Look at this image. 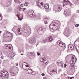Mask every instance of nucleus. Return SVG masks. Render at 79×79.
<instances>
[{
  "mask_svg": "<svg viewBox=\"0 0 79 79\" xmlns=\"http://www.w3.org/2000/svg\"><path fill=\"white\" fill-rule=\"evenodd\" d=\"M70 79H73L72 77H70Z\"/></svg>",
  "mask_w": 79,
  "mask_h": 79,
  "instance_id": "nucleus-48",
  "label": "nucleus"
},
{
  "mask_svg": "<svg viewBox=\"0 0 79 79\" xmlns=\"http://www.w3.org/2000/svg\"><path fill=\"white\" fill-rule=\"evenodd\" d=\"M1 58H2V56L1 57Z\"/></svg>",
  "mask_w": 79,
  "mask_h": 79,
  "instance_id": "nucleus-55",
  "label": "nucleus"
},
{
  "mask_svg": "<svg viewBox=\"0 0 79 79\" xmlns=\"http://www.w3.org/2000/svg\"><path fill=\"white\" fill-rule=\"evenodd\" d=\"M0 20H2V16L0 15Z\"/></svg>",
  "mask_w": 79,
  "mask_h": 79,
  "instance_id": "nucleus-31",
  "label": "nucleus"
},
{
  "mask_svg": "<svg viewBox=\"0 0 79 79\" xmlns=\"http://www.w3.org/2000/svg\"><path fill=\"white\" fill-rule=\"evenodd\" d=\"M10 73V74H11L13 73V72H12V71H10L9 72Z\"/></svg>",
  "mask_w": 79,
  "mask_h": 79,
  "instance_id": "nucleus-40",
  "label": "nucleus"
},
{
  "mask_svg": "<svg viewBox=\"0 0 79 79\" xmlns=\"http://www.w3.org/2000/svg\"><path fill=\"white\" fill-rule=\"evenodd\" d=\"M0 77H4L5 79H6L9 76L8 72L5 70H2L0 72Z\"/></svg>",
  "mask_w": 79,
  "mask_h": 79,
  "instance_id": "nucleus-1",
  "label": "nucleus"
},
{
  "mask_svg": "<svg viewBox=\"0 0 79 79\" xmlns=\"http://www.w3.org/2000/svg\"><path fill=\"white\" fill-rule=\"evenodd\" d=\"M2 55V52H0V55Z\"/></svg>",
  "mask_w": 79,
  "mask_h": 79,
  "instance_id": "nucleus-47",
  "label": "nucleus"
},
{
  "mask_svg": "<svg viewBox=\"0 0 79 79\" xmlns=\"http://www.w3.org/2000/svg\"><path fill=\"white\" fill-rule=\"evenodd\" d=\"M3 37H8V32L6 33L5 32L3 35Z\"/></svg>",
  "mask_w": 79,
  "mask_h": 79,
  "instance_id": "nucleus-12",
  "label": "nucleus"
},
{
  "mask_svg": "<svg viewBox=\"0 0 79 79\" xmlns=\"http://www.w3.org/2000/svg\"><path fill=\"white\" fill-rule=\"evenodd\" d=\"M37 73V72H34L33 71H32V72L31 73V74H33V75H34L35 74H36Z\"/></svg>",
  "mask_w": 79,
  "mask_h": 79,
  "instance_id": "nucleus-20",
  "label": "nucleus"
},
{
  "mask_svg": "<svg viewBox=\"0 0 79 79\" xmlns=\"http://www.w3.org/2000/svg\"><path fill=\"white\" fill-rule=\"evenodd\" d=\"M17 0H14L15 1H16Z\"/></svg>",
  "mask_w": 79,
  "mask_h": 79,
  "instance_id": "nucleus-56",
  "label": "nucleus"
},
{
  "mask_svg": "<svg viewBox=\"0 0 79 79\" xmlns=\"http://www.w3.org/2000/svg\"><path fill=\"white\" fill-rule=\"evenodd\" d=\"M25 28H23V29H24Z\"/></svg>",
  "mask_w": 79,
  "mask_h": 79,
  "instance_id": "nucleus-58",
  "label": "nucleus"
},
{
  "mask_svg": "<svg viewBox=\"0 0 79 79\" xmlns=\"http://www.w3.org/2000/svg\"><path fill=\"white\" fill-rule=\"evenodd\" d=\"M0 33H1V32H1V31H0Z\"/></svg>",
  "mask_w": 79,
  "mask_h": 79,
  "instance_id": "nucleus-57",
  "label": "nucleus"
},
{
  "mask_svg": "<svg viewBox=\"0 0 79 79\" xmlns=\"http://www.w3.org/2000/svg\"><path fill=\"white\" fill-rule=\"evenodd\" d=\"M25 10V8H24L23 9V11H24Z\"/></svg>",
  "mask_w": 79,
  "mask_h": 79,
  "instance_id": "nucleus-42",
  "label": "nucleus"
},
{
  "mask_svg": "<svg viewBox=\"0 0 79 79\" xmlns=\"http://www.w3.org/2000/svg\"><path fill=\"white\" fill-rule=\"evenodd\" d=\"M4 47L5 48V47H7L6 48H9V49H10V50H13V46H12V45L11 44H5L4 46Z\"/></svg>",
  "mask_w": 79,
  "mask_h": 79,
  "instance_id": "nucleus-5",
  "label": "nucleus"
},
{
  "mask_svg": "<svg viewBox=\"0 0 79 79\" xmlns=\"http://www.w3.org/2000/svg\"><path fill=\"white\" fill-rule=\"evenodd\" d=\"M77 12H78V13H79V10H77Z\"/></svg>",
  "mask_w": 79,
  "mask_h": 79,
  "instance_id": "nucleus-52",
  "label": "nucleus"
},
{
  "mask_svg": "<svg viewBox=\"0 0 79 79\" xmlns=\"http://www.w3.org/2000/svg\"><path fill=\"white\" fill-rule=\"evenodd\" d=\"M68 77V79H70L69 78H70V77Z\"/></svg>",
  "mask_w": 79,
  "mask_h": 79,
  "instance_id": "nucleus-49",
  "label": "nucleus"
},
{
  "mask_svg": "<svg viewBox=\"0 0 79 79\" xmlns=\"http://www.w3.org/2000/svg\"><path fill=\"white\" fill-rule=\"evenodd\" d=\"M52 71L53 73H54L55 74L57 73V70L56 69L52 70Z\"/></svg>",
  "mask_w": 79,
  "mask_h": 79,
  "instance_id": "nucleus-21",
  "label": "nucleus"
},
{
  "mask_svg": "<svg viewBox=\"0 0 79 79\" xmlns=\"http://www.w3.org/2000/svg\"><path fill=\"white\" fill-rule=\"evenodd\" d=\"M36 3H37V6H40V5H39V2H36Z\"/></svg>",
  "mask_w": 79,
  "mask_h": 79,
  "instance_id": "nucleus-28",
  "label": "nucleus"
},
{
  "mask_svg": "<svg viewBox=\"0 0 79 79\" xmlns=\"http://www.w3.org/2000/svg\"><path fill=\"white\" fill-rule=\"evenodd\" d=\"M28 73H31V74H32V69H29L28 70Z\"/></svg>",
  "mask_w": 79,
  "mask_h": 79,
  "instance_id": "nucleus-16",
  "label": "nucleus"
},
{
  "mask_svg": "<svg viewBox=\"0 0 79 79\" xmlns=\"http://www.w3.org/2000/svg\"><path fill=\"white\" fill-rule=\"evenodd\" d=\"M44 8L46 9H48L49 8V6L48 4L44 5Z\"/></svg>",
  "mask_w": 79,
  "mask_h": 79,
  "instance_id": "nucleus-13",
  "label": "nucleus"
},
{
  "mask_svg": "<svg viewBox=\"0 0 79 79\" xmlns=\"http://www.w3.org/2000/svg\"><path fill=\"white\" fill-rule=\"evenodd\" d=\"M29 42L30 44L35 43H36V40L34 38H31L30 39Z\"/></svg>",
  "mask_w": 79,
  "mask_h": 79,
  "instance_id": "nucleus-7",
  "label": "nucleus"
},
{
  "mask_svg": "<svg viewBox=\"0 0 79 79\" xmlns=\"http://www.w3.org/2000/svg\"><path fill=\"white\" fill-rule=\"evenodd\" d=\"M21 55H23V54H21Z\"/></svg>",
  "mask_w": 79,
  "mask_h": 79,
  "instance_id": "nucleus-53",
  "label": "nucleus"
},
{
  "mask_svg": "<svg viewBox=\"0 0 79 79\" xmlns=\"http://www.w3.org/2000/svg\"><path fill=\"white\" fill-rule=\"evenodd\" d=\"M58 23H52L50 24L49 26V27L51 29H53V30H56L58 28Z\"/></svg>",
  "mask_w": 79,
  "mask_h": 79,
  "instance_id": "nucleus-2",
  "label": "nucleus"
},
{
  "mask_svg": "<svg viewBox=\"0 0 79 79\" xmlns=\"http://www.w3.org/2000/svg\"><path fill=\"white\" fill-rule=\"evenodd\" d=\"M75 3L76 5H78V4H79V0H76L75 1Z\"/></svg>",
  "mask_w": 79,
  "mask_h": 79,
  "instance_id": "nucleus-17",
  "label": "nucleus"
},
{
  "mask_svg": "<svg viewBox=\"0 0 79 79\" xmlns=\"http://www.w3.org/2000/svg\"><path fill=\"white\" fill-rule=\"evenodd\" d=\"M68 47V49L69 50H73V49H74V47L73 46V45H69Z\"/></svg>",
  "mask_w": 79,
  "mask_h": 79,
  "instance_id": "nucleus-9",
  "label": "nucleus"
},
{
  "mask_svg": "<svg viewBox=\"0 0 79 79\" xmlns=\"http://www.w3.org/2000/svg\"><path fill=\"white\" fill-rule=\"evenodd\" d=\"M71 15V12H68L66 14V16H69Z\"/></svg>",
  "mask_w": 79,
  "mask_h": 79,
  "instance_id": "nucleus-19",
  "label": "nucleus"
},
{
  "mask_svg": "<svg viewBox=\"0 0 79 79\" xmlns=\"http://www.w3.org/2000/svg\"><path fill=\"white\" fill-rule=\"evenodd\" d=\"M12 57H14V56H12Z\"/></svg>",
  "mask_w": 79,
  "mask_h": 79,
  "instance_id": "nucleus-54",
  "label": "nucleus"
},
{
  "mask_svg": "<svg viewBox=\"0 0 79 79\" xmlns=\"http://www.w3.org/2000/svg\"><path fill=\"white\" fill-rule=\"evenodd\" d=\"M18 20H20V21H21V20H22V19H21V18H20L19 17L18 18Z\"/></svg>",
  "mask_w": 79,
  "mask_h": 79,
  "instance_id": "nucleus-37",
  "label": "nucleus"
},
{
  "mask_svg": "<svg viewBox=\"0 0 79 79\" xmlns=\"http://www.w3.org/2000/svg\"><path fill=\"white\" fill-rule=\"evenodd\" d=\"M37 55L38 56H40V53H39V52H38L37 53Z\"/></svg>",
  "mask_w": 79,
  "mask_h": 79,
  "instance_id": "nucleus-35",
  "label": "nucleus"
},
{
  "mask_svg": "<svg viewBox=\"0 0 79 79\" xmlns=\"http://www.w3.org/2000/svg\"><path fill=\"white\" fill-rule=\"evenodd\" d=\"M29 64L26 63V65H25L24 63H23L22 65L23 68V69L25 70H27V69H29Z\"/></svg>",
  "mask_w": 79,
  "mask_h": 79,
  "instance_id": "nucleus-4",
  "label": "nucleus"
},
{
  "mask_svg": "<svg viewBox=\"0 0 79 79\" xmlns=\"http://www.w3.org/2000/svg\"><path fill=\"white\" fill-rule=\"evenodd\" d=\"M16 16H17L18 18L19 17V15L18 14L16 15Z\"/></svg>",
  "mask_w": 79,
  "mask_h": 79,
  "instance_id": "nucleus-38",
  "label": "nucleus"
},
{
  "mask_svg": "<svg viewBox=\"0 0 79 79\" xmlns=\"http://www.w3.org/2000/svg\"><path fill=\"white\" fill-rule=\"evenodd\" d=\"M43 62L45 64H47V63L48 62V60H44Z\"/></svg>",
  "mask_w": 79,
  "mask_h": 79,
  "instance_id": "nucleus-23",
  "label": "nucleus"
},
{
  "mask_svg": "<svg viewBox=\"0 0 79 79\" xmlns=\"http://www.w3.org/2000/svg\"><path fill=\"white\" fill-rule=\"evenodd\" d=\"M72 78H73V79H74V77H72Z\"/></svg>",
  "mask_w": 79,
  "mask_h": 79,
  "instance_id": "nucleus-51",
  "label": "nucleus"
},
{
  "mask_svg": "<svg viewBox=\"0 0 79 79\" xmlns=\"http://www.w3.org/2000/svg\"><path fill=\"white\" fill-rule=\"evenodd\" d=\"M40 4H41V5L42 6H43V2H41V3H40Z\"/></svg>",
  "mask_w": 79,
  "mask_h": 79,
  "instance_id": "nucleus-41",
  "label": "nucleus"
},
{
  "mask_svg": "<svg viewBox=\"0 0 79 79\" xmlns=\"http://www.w3.org/2000/svg\"><path fill=\"white\" fill-rule=\"evenodd\" d=\"M16 66H18V64L17 63L16 64Z\"/></svg>",
  "mask_w": 79,
  "mask_h": 79,
  "instance_id": "nucleus-46",
  "label": "nucleus"
},
{
  "mask_svg": "<svg viewBox=\"0 0 79 79\" xmlns=\"http://www.w3.org/2000/svg\"><path fill=\"white\" fill-rule=\"evenodd\" d=\"M43 18H44V19H47V17H44Z\"/></svg>",
  "mask_w": 79,
  "mask_h": 79,
  "instance_id": "nucleus-45",
  "label": "nucleus"
},
{
  "mask_svg": "<svg viewBox=\"0 0 79 79\" xmlns=\"http://www.w3.org/2000/svg\"><path fill=\"white\" fill-rule=\"evenodd\" d=\"M29 13H31V14H32V13H33V11L30 10L29 11Z\"/></svg>",
  "mask_w": 79,
  "mask_h": 79,
  "instance_id": "nucleus-32",
  "label": "nucleus"
},
{
  "mask_svg": "<svg viewBox=\"0 0 79 79\" xmlns=\"http://www.w3.org/2000/svg\"><path fill=\"white\" fill-rule=\"evenodd\" d=\"M58 45L61 47H65V44L63 42L61 41L60 40H58L57 42Z\"/></svg>",
  "mask_w": 79,
  "mask_h": 79,
  "instance_id": "nucleus-6",
  "label": "nucleus"
},
{
  "mask_svg": "<svg viewBox=\"0 0 79 79\" xmlns=\"http://www.w3.org/2000/svg\"><path fill=\"white\" fill-rule=\"evenodd\" d=\"M39 31H43V32H44V31H45L44 30V27H40L39 29Z\"/></svg>",
  "mask_w": 79,
  "mask_h": 79,
  "instance_id": "nucleus-11",
  "label": "nucleus"
},
{
  "mask_svg": "<svg viewBox=\"0 0 79 79\" xmlns=\"http://www.w3.org/2000/svg\"><path fill=\"white\" fill-rule=\"evenodd\" d=\"M72 60L73 61H76L77 60V58H76V57L75 56H72Z\"/></svg>",
  "mask_w": 79,
  "mask_h": 79,
  "instance_id": "nucleus-10",
  "label": "nucleus"
},
{
  "mask_svg": "<svg viewBox=\"0 0 79 79\" xmlns=\"http://www.w3.org/2000/svg\"><path fill=\"white\" fill-rule=\"evenodd\" d=\"M8 37H12V34L10 33L7 32Z\"/></svg>",
  "mask_w": 79,
  "mask_h": 79,
  "instance_id": "nucleus-15",
  "label": "nucleus"
},
{
  "mask_svg": "<svg viewBox=\"0 0 79 79\" xmlns=\"http://www.w3.org/2000/svg\"><path fill=\"white\" fill-rule=\"evenodd\" d=\"M53 73V71L52 70L51 71H50V75H52V74Z\"/></svg>",
  "mask_w": 79,
  "mask_h": 79,
  "instance_id": "nucleus-27",
  "label": "nucleus"
},
{
  "mask_svg": "<svg viewBox=\"0 0 79 79\" xmlns=\"http://www.w3.org/2000/svg\"><path fill=\"white\" fill-rule=\"evenodd\" d=\"M44 23H45L46 24H48V22H47V21H45Z\"/></svg>",
  "mask_w": 79,
  "mask_h": 79,
  "instance_id": "nucleus-34",
  "label": "nucleus"
},
{
  "mask_svg": "<svg viewBox=\"0 0 79 79\" xmlns=\"http://www.w3.org/2000/svg\"><path fill=\"white\" fill-rule=\"evenodd\" d=\"M52 40L53 38H52V36H50L47 37L46 39V42H52Z\"/></svg>",
  "mask_w": 79,
  "mask_h": 79,
  "instance_id": "nucleus-8",
  "label": "nucleus"
},
{
  "mask_svg": "<svg viewBox=\"0 0 79 79\" xmlns=\"http://www.w3.org/2000/svg\"><path fill=\"white\" fill-rule=\"evenodd\" d=\"M2 63V61L0 60V63Z\"/></svg>",
  "mask_w": 79,
  "mask_h": 79,
  "instance_id": "nucleus-50",
  "label": "nucleus"
},
{
  "mask_svg": "<svg viewBox=\"0 0 79 79\" xmlns=\"http://www.w3.org/2000/svg\"><path fill=\"white\" fill-rule=\"evenodd\" d=\"M63 6L64 7L65 5H71V3L70 2L69 0H64L63 1Z\"/></svg>",
  "mask_w": 79,
  "mask_h": 79,
  "instance_id": "nucleus-3",
  "label": "nucleus"
},
{
  "mask_svg": "<svg viewBox=\"0 0 79 79\" xmlns=\"http://www.w3.org/2000/svg\"><path fill=\"white\" fill-rule=\"evenodd\" d=\"M79 25L78 24H76L75 25V27H78V26H79Z\"/></svg>",
  "mask_w": 79,
  "mask_h": 79,
  "instance_id": "nucleus-30",
  "label": "nucleus"
},
{
  "mask_svg": "<svg viewBox=\"0 0 79 79\" xmlns=\"http://www.w3.org/2000/svg\"><path fill=\"white\" fill-rule=\"evenodd\" d=\"M17 32L18 33H20V28H19L17 30Z\"/></svg>",
  "mask_w": 79,
  "mask_h": 79,
  "instance_id": "nucleus-25",
  "label": "nucleus"
},
{
  "mask_svg": "<svg viewBox=\"0 0 79 79\" xmlns=\"http://www.w3.org/2000/svg\"><path fill=\"white\" fill-rule=\"evenodd\" d=\"M21 49L20 50V53H21V52H23V48H21Z\"/></svg>",
  "mask_w": 79,
  "mask_h": 79,
  "instance_id": "nucleus-33",
  "label": "nucleus"
},
{
  "mask_svg": "<svg viewBox=\"0 0 79 79\" xmlns=\"http://www.w3.org/2000/svg\"><path fill=\"white\" fill-rule=\"evenodd\" d=\"M41 75L43 76H45V74L44 73H42L41 74Z\"/></svg>",
  "mask_w": 79,
  "mask_h": 79,
  "instance_id": "nucleus-39",
  "label": "nucleus"
},
{
  "mask_svg": "<svg viewBox=\"0 0 79 79\" xmlns=\"http://www.w3.org/2000/svg\"><path fill=\"white\" fill-rule=\"evenodd\" d=\"M3 28L4 29H6V26H4L3 27Z\"/></svg>",
  "mask_w": 79,
  "mask_h": 79,
  "instance_id": "nucleus-44",
  "label": "nucleus"
},
{
  "mask_svg": "<svg viewBox=\"0 0 79 79\" xmlns=\"http://www.w3.org/2000/svg\"><path fill=\"white\" fill-rule=\"evenodd\" d=\"M64 65V68H66V66H67L66 64H65Z\"/></svg>",
  "mask_w": 79,
  "mask_h": 79,
  "instance_id": "nucleus-36",
  "label": "nucleus"
},
{
  "mask_svg": "<svg viewBox=\"0 0 79 79\" xmlns=\"http://www.w3.org/2000/svg\"><path fill=\"white\" fill-rule=\"evenodd\" d=\"M28 4V3H27V2H25V3L24 4V6H27Z\"/></svg>",
  "mask_w": 79,
  "mask_h": 79,
  "instance_id": "nucleus-24",
  "label": "nucleus"
},
{
  "mask_svg": "<svg viewBox=\"0 0 79 79\" xmlns=\"http://www.w3.org/2000/svg\"><path fill=\"white\" fill-rule=\"evenodd\" d=\"M20 6H22V7H23V4H21V5H20Z\"/></svg>",
  "mask_w": 79,
  "mask_h": 79,
  "instance_id": "nucleus-43",
  "label": "nucleus"
},
{
  "mask_svg": "<svg viewBox=\"0 0 79 79\" xmlns=\"http://www.w3.org/2000/svg\"><path fill=\"white\" fill-rule=\"evenodd\" d=\"M10 74L11 76H15V73H14L12 72Z\"/></svg>",
  "mask_w": 79,
  "mask_h": 79,
  "instance_id": "nucleus-29",
  "label": "nucleus"
},
{
  "mask_svg": "<svg viewBox=\"0 0 79 79\" xmlns=\"http://www.w3.org/2000/svg\"><path fill=\"white\" fill-rule=\"evenodd\" d=\"M70 64L71 65H74V61L72 60L70 62Z\"/></svg>",
  "mask_w": 79,
  "mask_h": 79,
  "instance_id": "nucleus-14",
  "label": "nucleus"
},
{
  "mask_svg": "<svg viewBox=\"0 0 79 79\" xmlns=\"http://www.w3.org/2000/svg\"><path fill=\"white\" fill-rule=\"evenodd\" d=\"M62 7L61 6H60L58 7V10L59 11H60L61 10Z\"/></svg>",
  "mask_w": 79,
  "mask_h": 79,
  "instance_id": "nucleus-18",
  "label": "nucleus"
},
{
  "mask_svg": "<svg viewBox=\"0 0 79 79\" xmlns=\"http://www.w3.org/2000/svg\"><path fill=\"white\" fill-rule=\"evenodd\" d=\"M44 59L42 58L40 59V61L41 62H44Z\"/></svg>",
  "mask_w": 79,
  "mask_h": 79,
  "instance_id": "nucleus-22",
  "label": "nucleus"
},
{
  "mask_svg": "<svg viewBox=\"0 0 79 79\" xmlns=\"http://www.w3.org/2000/svg\"><path fill=\"white\" fill-rule=\"evenodd\" d=\"M78 50L77 49V48H76V50H77V52H78V53L79 54V47H78Z\"/></svg>",
  "mask_w": 79,
  "mask_h": 79,
  "instance_id": "nucleus-26",
  "label": "nucleus"
}]
</instances>
